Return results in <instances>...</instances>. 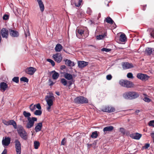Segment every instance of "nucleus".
Returning <instances> with one entry per match:
<instances>
[{
	"label": "nucleus",
	"instance_id": "nucleus-1",
	"mask_svg": "<svg viewBox=\"0 0 154 154\" xmlns=\"http://www.w3.org/2000/svg\"><path fill=\"white\" fill-rule=\"evenodd\" d=\"M123 96L124 98L127 100H133L138 97L139 93L135 91H129L123 94Z\"/></svg>",
	"mask_w": 154,
	"mask_h": 154
},
{
	"label": "nucleus",
	"instance_id": "nucleus-2",
	"mask_svg": "<svg viewBox=\"0 0 154 154\" xmlns=\"http://www.w3.org/2000/svg\"><path fill=\"white\" fill-rule=\"evenodd\" d=\"M17 131L19 135L23 140H26L28 138L27 133L22 126L18 127Z\"/></svg>",
	"mask_w": 154,
	"mask_h": 154
},
{
	"label": "nucleus",
	"instance_id": "nucleus-3",
	"mask_svg": "<svg viewBox=\"0 0 154 154\" xmlns=\"http://www.w3.org/2000/svg\"><path fill=\"white\" fill-rule=\"evenodd\" d=\"M119 83L122 86L127 88H131L134 86L132 82L127 80H121L119 81Z\"/></svg>",
	"mask_w": 154,
	"mask_h": 154
},
{
	"label": "nucleus",
	"instance_id": "nucleus-4",
	"mask_svg": "<svg viewBox=\"0 0 154 154\" xmlns=\"http://www.w3.org/2000/svg\"><path fill=\"white\" fill-rule=\"evenodd\" d=\"M28 122L26 125V127L28 129L31 128L34 125L35 122L37 121V118L35 117H33L27 119Z\"/></svg>",
	"mask_w": 154,
	"mask_h": 154
},
{
	"label": "nucleus",
	"instance_id": "nucleus-5",
	"mask_svg": "<svg viewBox=\"0 0 154 154\" xmlns=\"http://www.w3.org/2000/svg\"><path fill=\"white\" fill-rule=\"evenodd\" d=\"M75 103L79 104L87 103H88V99L83 96L77 97L74 99Z\"/></svg>",
	"mask_w": 154,
	"mask_h": 154
},
{
	"label": "nucleus",
	"instance_id": "nucleus-6",
	"mask_svg": "<svg viewBox=\"0 0 154 154\" xmlns=\"http://www.w3.org/2000/svg\"><path fill=\"white\" fill-rule=\"evenodd\" d=\"M14 143L17 154H20L21 148V144L20 141L16 139L15 140Z\"/></svg>",
	"mask_w": 154,
	"mask_h": 154
},
{
	"label": "nucleus",
	"instance_id": "nucleus-7",
	"mask_svg": "<svg viewBox=\"0 0 154 154\" xmlns=\"http://www.w3.org/2000/svg\"><path fill=\"white\" fill-rule=\"evenodd\" d=\"M9 30L5 28H3L0 31V35L3 38H7L8 35Z\"/></svg>",
	"mask_w": 154,
	"mask_h": 154
},
{
	"label": "nucleus",
	"instance_id": "nucleus-8",
	"mask_svg": "<svg viewBox=\"0 0 154 154\" xmlns=\"http://www.w3.org/2000/svg\"><path fill=\"white\" fill-rule=\"evenodd\" d=\"M115 110V108L112 106H107L104 107L102 109V111L104 112L111 113L114 112Z\"/></svg>",
	"mask_w": 154,
	"mask_h": 154
},
{
	"label": "nucleus",
	"instance_id": "nucleus-9",
	"mask_svg": "<svg viewBox=\"0 0 154 154\" xmlns=\"http://www.w3.org/2000/svg\"><path fill=\"white\" fill-rule=\"evenodd\" d=\"M55 61L58 63H60L62 60V57L61 54L60 53H57L55 54H54L53 56Z\"/></svg>",
	"mask_w": 154,
	"mask_h": 154
},
{
	"label": "nucleus",
	"instance_id": "nucleus-10",
	"mask_svg": "<svg viewBox=\"0 0 154 154\" xmlns=\"http://www.w3.org/2000/svg\"><path fill=\"white\" fill-rule=\"evenodd\" d=\"M122 66L123 68L124 69L131 68L134 67V66L132 63L126 62L122 63Z\"/></svg>",
	"mask_w": 154,
	"mask_h": 154
},
{
	"label": "nucleus",
	"instance_id": "nucleus-11",
	"mask_svg": "<svg viewBox=\"0 0 154 154\" xmlns=\"http://www.w3.org/2000/svg\"><path fill=\"white\" fill-rule=\"evenodd\" d=\"M36 69L33 67H30L27 68L25 70V72L27 74L30 75H33L36 71Z\"/></svg>",
	"mask_w": 154,
	"mask_h": 154
},
{
	"label": "nucleus",
	"instance_id": "nucleus-12",
	"mask_svg": "<svg viewBox=\"0 0 154 154\" xmlns=\"http://www.w3.org/2000/svg\"><path fill=\"white\" fill-rule=\"evenodd\" d=\"M137 77L141 80H147L149 78V76L146 74L139 73L137 75Z\"/></svg>",
	"mask_w": 154,
	"mask_h": 154
},
{
	"label": "nucleus",
	"instance_id": "nucleus-13",
	"mask_svg": "<svg viewBox=\"0 0 154 154\" xmlns=\"http://www.w3.org/2000/svg\"><path fill=\"white\" fill-rule=\"evenodd\" d=\"M9 31L10 35L14 37H17L19 35L18 32L15 30H14L11 29H9Z\"/></svg>",
	"mask_w": 154,
	"mask_h": 154
},
{
	"label": "nucleus",
	"instance_id": "nucleus-14",
	"mask_svg": "<svg viewBox=\"0 0 154 154\" xmlns=\"http://www.w3.org/2000/svg\"><path fill=\"white\" fill-rule=\"evenodd\" d=\"M88 63L83 61H79L78 62V66L79 68L82 69L88 65Z\"/></svg>",
	"mask_w": 154,
	"mask_h": 154
},
{
	"label": "nucleus",
	"instance_id": "nucleus-15",
	"mask_svg": "<svg viewBox=\"0 0 154 154\" xmlns=\"http://www.w3.org/2000/svg\"><path fill=\"white\" fill-rule=\"evenodd\" d=\"M11 141L10 138L9 137H5L4 139V138L2 140V145L4 146H8L10 143Z\"/></svg>",
	"mask_w": 154,
	"mask_h": 154
},
{
	"label": "nucleus",
	"instance_id": "nucleus-16",
	"mask_svg": "<svg viewBox=\"0 0 154 154\" xmlns=\"http://www.w3.org/2000/svg\"><path fill=\"white\" fill-rule=\"evenodd\" d=\"M54 99V97L52 93H49V95L46 96L45 98V100L46 102L48 101H50L52 102H53V100Z\"/></svg>",
	"mask_w": 154,
	"mask_h": 154
},
{
	"label": "nucleus",
	"instance_id": "nucleus-17",
	"mask_svg": "<svg viewBox=\"0 0 154 154\" xmlns=\"http://www.w3.org/2000/svg\"><path fill=\"white\" fill-rule=\"evenodd\" d=\"M8 87V85L6 83L3 82L0 83V88L1 90L3 92H4L6 90Z\"/></svg>",
	"mask_w": 154,
	"mask_h": 154
},
{
	"label": "nucleus",
	"instance_id": "nucleus-18",
	"mask_svg": "<svg viewBox=\"0 0 154 154\" xmlns=\"http://www.w3.org/2000/svg\"><path fill=\"white\" fill-rule=\"evenodd\" d=\"M141 136L142 135L141 134L137 133L132 134L130 135L131 137L132 138L136 140H139Z\"/></svg>",
	"mask_w": 154,
	"mask_h": 154
},
{
	"label": "nucleus",
	"instance_id": "nucleus-19",
	"mask_svg": "<svg viewBox=\"0 0 154 154\" xmlns=\"http://www.w3.org/2000/svg\"><path fill=\"white\" fill-rule=\"evenodd\" d=\"M145 52L146 55L148 56H150L151 54H153V48L149 47L146 48Z\"/></svg>",
	"mask_w": 154,
	"mask_h": 154
},
{
	"label": "nucleus",
	"instance_id": "nucleus-20",
	"mask_svg": "<svg viewBox=\"0 0 154 154\" xmlns=\"http://www.w3.org/2000/svg\"><path fill=\"white\" fill-rule=\"evenodd\" d=\"M82 0H71V2L72 3L74 4L76 7H79L81 5Z\"/></svg>",
	"mask_w": 154,
	"mask_h": 154
},
{
	"label": "nucleus",
	"instance_id": "nucleus-21",
	"mask_svg": "<svg viewBox=\"0 0 154 154\" xmlns=\"http://www.w3.org/2000/svg\"><path fill=\"white\" fill-rule=\"evenodd\" d=\"M42 127V123L41 122L38 123L35 128V130L36 132H39L41 130Z\"/></svg>",
	"mask_w": 154,
	"mask_h": 154
},
{
	"label": "nucleus",
	"instance_id": "nucleus-22",
	"mask_svg": "<svg viewBox=\"0 0 154 154\" xmlns=\"http://www.w3.org/2000/svg\"><path fill=\"white\" fill-rule=\"evenodd\" d=\"M37 2L41 12H43L44 10V6L42 0H37Z\"/></svg>",
	"mask_w": 154,
	"mask_h": 154
},
{
	"label": "nucleus",
	"instance_id": "nucleus-23",
	"mask_svg": "<svg viewBox=\"0 0 154 154\" xmlns=\"http://www.w3.org/2000/svg\"><path fill=\"white\" fill-rule=\"evenodd\" d=\"M64 61H65L66 64L69 66H73L75 65L74 62L70 60L66 59Z\"/></svg>",
	"mask_w": 154,
	"mask_h": 154
},
{
	"label": "nucleus",
	"instance_id": "nucleus-24",
	"mask_svg": "<svg viewBox=\"0 0 154 154\" xmlns=\"http://www.w3.org/2000/svg\"><path fill=\"white\" fill-rule=\"evenodd\" d=\"M114 128V127L112 126H109L106 127L104 128L103 131L104 133L107 131H112Z\"/></svg>",
	"mask_w": 154,
	"mask_h": 154
},
{
	"label": "nucleus",
	"instance_id": "nucleus-25",
	"mask_svg": "<svg viewBox=\"0 0 154 154\" xmlns=\"http://www.w3.org/2000/svg\"><path fill=\"white\" fill-rule=\"evenodd\" d=\"M63 48V47L62 45L60 44H57L55 48V51L57 52L60 51Z\"/></svg>",
	"mask_w": 154,
	"mask_h": 154
},
{
	"label": "nucleus",
	"instance_id": "nucleus-26",
	"mask_svg": "<svg viewBox=\"0 0 154 154\" xmlns=\"http://www.w3.org/2000/svg\"><path fill=\"white\" fill-rule=\"evenodd\" d=\"M51 73H53L52 75V77L54 79H57L59 77V73L56 72L55 70L51 71Z\"/></svg>",
	"mask_w": 154,
	"mask_h": 154
},
{
	"label": "nucleus",
	"instance_id": "nucleus-27",
	"mask_svg": "<svg viewBox=\"0 0 154 154\" xmlns=\"http://www.w3.org/2000/svg\"><path fill=\"white\" fill-rule=\"evenodd\" d=\"M8 125H12L15 129L17 128V124L14 120H11L8 121Z\"/></svg>",
	"mask_w": 154,
	"mask_h": 154
},
{
	"label": "nucleus",
	"instance_id": "nucleus-28",
	"mask_svg": "<svg viewBox=\"0 0 154 154\" xmlns=\"http://www.w3.org/2000/svg\"><path fill=\"white\" fill-rule=\"evenodd\" d=\"M64 77L67 79L70 80L72 79L73 77L72 75L68 73H66L64 75Z\"/></svg>",
	"mask_w": 154,
	"mask_h": 154
},
{
	"label": "nucleus",
	"instance_id": "nucleus-29",
	"mask_svg": "<svg viewBox=\"0 0 154 154\" xmlns=\"http://www.w3.org/2000/svg\"><path fill=\"white\" fill-rule=\"evenodd\" d=\"M126 39V37L125 34H121L119 37V40L122 42H125Z\"/></svg>",
	"mask_w": 154,
	"mask_h": 154
},
{
	"label": "nucleus",
	"instance_id": "nucleus-30",
	"mask_svg": "<svg viewBox=\"0 0 154 154\" xmlns=\"http://www.w3.org/2000/svg\"><path fill=\"white\" fill-rule=\"evenodd\" d=\"M23 114L26 118H27V119H29L32 118L30 117L31 116V114L29 112H27L26 111H24L23 112Z\"/></svg>",
	"mask_w": 154,
	"mask_h": 154
},
{
	"label": "nucleus",
	"instance_id": "nucleus-31",
	"mask_svg": "<svg viewBox=\"0 0 154 154\" xmlns=\"http://www.w3.org/2000/svg\"><path fill=\"white\" fill-rule=\"evenodd\" d=\"M105 21L107 23L111 24H112L114 22L112 19L110 17H107Z\"/></svg>",
	"mask_w": 154,
	"mask_h": 154
},
{
	"label": "nucleus",
	"instance_id": "nucleus-32",
	"mask_svg": "<svg viewBox=\"0 0 154 154\" xmlns=\"http://www.w3.org/2000/svg\"><path fill=\"white\" fill-rule=\"evenodd\" d=\"M106 33H104L103 34L97 35L96 37L97 38L98 40H100L103 39L106 36Z\"/></svg>",
	"mask_w": 154,
	"mask_h": 154
},
{
	"label": "nucleus",
	"instance_id": "nucleus-33",
	"mask_svg": "<svg viewBox=\"0 0 154 154\" xmlns=\"http://www.w3.org/2000/svg\"><path fill=\"white\" fill-rule=\"evenodd\" d=\"M48 106L47 108V109L48 111H50V110L51 108V107L53 105V102H52L50 101H48V102H46Z\"/></svg>",
	"mask_w": 154,
	"mask_h": 154
},
{
	"label": "nucleus",
	"instance_id": "nucleus-34",
	"mask_svg": "<svg viewBox=\"0 0 154 154\" xmlns=\"http://www.w3.org/2000/svg\"><path fill=\"white\" fill-rule=\"evenodd\" d=\"M84 32V31L81 29H77L76 30V35L77 36V33H79L81 35H82Z\"/></svg>",
	"mask_w": 154,
	"mask_h": 154
},
{
	"label": "nucleus",
	"instance_id": "nucleus-35",
	"mask_svg": "<svg viewBox=\"0 0 154 154\" xmlns=\"http://www.w3.org/2000/svg\"><path fill=\"white\" fill-rule=\"evenodd\" d=\"M98 136L97 131H95L92 133L91 135V137L92 138H97Z\"/></svg>",
	"mask_w": 154,
	"mask_h": 154
},
{
	"label": "nucleus",
	"instance_id": "nucleus-36",
	"mask_svg": "<svg viewBox=\"0 0 154 154\" xmlns=\"http://www.w3.org/2000/svg\"><path fill=\"white\" fill-rule=\"evenodd\" d=\"M60 82L64 86L66 85L67 84V81L64 78H62L61 79Z\"/></svg>",
	"mask_w": 154,
	"mask_h": 154
},
{
	"label": "nucleus",
	"instance_id": "nucleus-37",
	"mask_svg": "<svg viewBox=\"0 0 154 154\" xmlns=\"http://www.w3.org/2000/svg\"><path fill=\"white\" fill-rule=\"evenodd\" d=\"M34 148L35 149H38V146L40 145L39 142L38 141H35L34 142Z\"/></svg>",
	"mask_w": 154,
	"mask_h": 154
},
{
	"label": "nucleus",
	"instance_id": "nucleus-38",
	"mask_svg": "<svg viewBox=\"0 0 154 154\" xmlns=\"http://www.w3.org/2000/svg\"><path fill=\"white\" fill-rule=\"evenodd\" d=\"M42 114V111L40 110H36L34 112V114L36 116H40Z\"/></svg>",
	"mask_w": 154,
	"mask_h": 154
},
{
	"label": "nucleus",
	"instance_id": "nucleus-39",
	"mask_svg": "<svg viewBox=\"0 0 154 154\" xmlns=\"http://www.w3.org/2000/svg\"><path fill=\"white\" fill-rule=\"evenodd\" d=\"M12 81L16 83H18L19 82V77L18 76L14 77L12 79Z\"/></svg>",
	"mask_w": 154,
	"mask_h": 154
},
{
	"label": "nucleus",
	"instance_id": "nucleus-40",
	"mask_svg": "<svg viewBox=\"0 0 154 154\" xmlns=\"http://www.w3.org/2000/svg\"><path fill=\"white\" fill-rule=\"evenodd\" d=\"M29 107L31 111L33 112L35 109V105H33V104H32Z\"/></svg>",
	"mask_w": 154,
	"mask_h": 154
},
{
	"label": "nucleus",
	"instance_id": "nucleus-41",
	"mask_svg": "<svg viewBox=\"0 0 154 154\" xmlns=\"http://www.w3.org/2000/svg\"><path fill=\"white\" fill-rule=\"evenodd\" d=\"M20 80L21 81H23L24 82H28L29 81V79L26 77H22L20 79Z\"/></svg>",
	"mask_w": 154,
	"mask_h": 154
},
{
	"label": "nucleus",
	"instance_id": "nucleus-42",
	"mask_svg": "<svg viewBox=\"0 0 154 154\" xmlns=\"http://www.w3.org/2000/svg\"><path fill=\"white\" fill-rule=\"evenodd\" d=\"M47 61L50 63L52 66H53L55 65V63L52 60L50 59H47Z\"/></svg>",
	"mask_w": 154,
	"mask_h": 154
},
{
	"label": "nucleus",
	"instance_id": "nucleus-43",
	"mask_svg": "<svg viewBox=\"0 0 154 154\" xmlns=\"http://www.w3.org/2000/svg\"><path fill=\"white\" fill-rule=\"evenodd\" d=\"M150 146V144L149 143H146L145 145L142 147V149H147Z\"/></svg>",
	"mask_w": 154,
	"mask_h": 154
},
{
	"label": "nucleus",
	"instance_id": "nucleus-44",
	"mask_svg": "<svg viewBox=\"0 0 154 154\" xmlns=\"http://www.w3.org/2000/svg\"><path fill=\"white\" fill-rule=\"evenodd\" d=\"M127 77L128 78H131H131L133 79L134 78L133 74H132V73H131V72L128 73L127 74Z\"/></svg>",
	"mask_w": 154,
	"mask_h": 154
},
{
	"label": "nucleus",
	"instance_id": "nucleus-45",
	"mask_svg": "<svg viewBox=\"0 0 154 154\" xmlns=\"http://www.w3.org/2000/svg\"><path fill=\"white\" fill-rule=\"evenodd\" d=\"M143 100L146 102L149 103L150 102L151 99L146 97H145L143 98Z\"/></svg>",
	"mask_w": 154,
	"mask_h": 154
},
{
	"label": "nucleus",
	"instance_id": "nucleus-46",
	"mask_svg": "<svg viewBox=\"0 0 154 154\" xmlns=\"http://www.w3.org/2000/svg\"><path fill=\"white\" fill-rule=\"evenodd\" d=\"M101 50L103 51H105L106 52H109L111 50V49L103 48Z\"/></svg>",
	"mask_w": 154,
	"mask_h": 154
},
{
	"label": "nucleus",
	"instance_id": "nucleus-47",
	"mask_svg": "<svg viewBox=\"0 0 154 154\" xmlns=\"http://www.w3.org/2000/svg\"><path fill=\"white\" fill-rule=\"evenodd\" d=\"M149 126L154 127V120L150 121L149 123Z\"/></svg>",
	"mask_w": 154,
	"mask_h": 154
},
{
	"label": "nucleus",
	"instance_id": "nucleus-48",
	"mask_svg": "<svg viewBox=\"0 0 154 154\" xmlns=\"http://www.w3.org/2000/svg\"><path fill=\"white\" fill-rule=\"evenodd\" d=\"M9 16L8 15L5 14L3 17V19L4 20H6L9 19Z\"/></svg>",
	"mask_w": 154,
	"mask_h": 154
},
{
	"label": "nucleus",
	"instance_id": "nucleus-49",
	"mask_svg": "<svg viewBox=\"0 0 154 154\" xmlns=\"http://www.w3.org/2000/svg\"><path fill=\"white\" fill-rule=\"evenodd\" d=\"M66 142V139L65 138L63 139L62 140L61 144L62 145H65V143Z\"/></svg>",
	"mask_w": 154,
	"mask_h": 154
},
{
	"label": "nucleus",
	"instance_id": "nucleus-50",
	"mask_svg": "<svg viewBox=\"0 0 154 154\" xmlns=\"http://www.w3.org/2000/svg\"><path fill=\"white\" fill-rule=\"evenodd\" d=\"M87 13L89 15H91L92 13V11L90 8H88L87 10Z\"/></svg>",
	"mask_w": 154,
	"mask_h": 154
},
{
	"label": "nucleus",
	"instance_id": "nucleus-51",
	"mask_svg": "<svg viewBox=\"0 0 154 154\" xmlns=\"http://www.w3.org/2000/svg\"><path fill=\"white\" fill-rule=\"evenodd\" d=\"M35 107L39 110H40L41 109V107L40 104L39 103L37 104L36 105H35Z\"/></svg>",
	"mask_w": 154,
	"mask_h": 154
},
{
	"label": "nucleus",
	"instance_id": "nucleus-52",
	"mask_svg": "<svg viewBox=\"0 0 154 154\" xmlns=\"http://www.w3.org/2000/svg\"><path fill=\"white\" fill-rule=\"evenodd\" d=\"M106 78L107 80H110L112 79V76L110 74L106 76Z\"/></svg>",
	"mask_w": 154,
	"mask_h": 154
},
{
	"label": "nucleus",
	"instance_id": "nucleus-53",
	"mask_svg": "<svg viewBox=\"0 0 154 154\" xmlns=\"http://www.w3.org/2000/svg\"><path fill=\"white\" fill-rule=\"evenodd\" d=\"M74 82V81H69L67 83L68 84V86L69 87H70L72 84Z\"/></svg>",
	"mask_w": 154,
	"mask_h": 154
},
{
	"label": "nucleus",
	"instance_id": "nucleus-54",
	"mask_svg": "<svg viewBox=\"0 0 154 154\" xmlns=\"http://www.w3.org/2000/svg\"><path fill=\"white\" fill-rule=\"evenodd\" d=\"M2 122L5 124L7 126L8 125V121H7L5 120H3L2 121Z\"/></svg>",
	"mask_w": 154,
	"mask_h": 154
},
{
	"label": "nucleus",
	"instance_id": "nucleus-55",
	"mask_svg": "<svg viewBox=\"0 0 154 154\" xmlns=\"http://www.w3.org/2000/svg\"><path fill=\"white\" fill-rule=\"evenodd\" d=\"M120 131L123 134H125V129L122 128H120Z\"/></svg>",
	"mask_w": 154,
	"mask_h": 154
},
{
	"label": "nucleus",
	"instance_id": "nucleus-56",
	"mask_svg": "<svg viewBox=\"0 0 154 154\" xmlns=\"http://www.w3.org/2000/svg\"><path fill=\"white\" fill-rule=\"evenodd\" d=\"M49 85L52 86L54 84V82L51 79L49 80Z\"/></svg>",
	"mask_w": 154,
	"mask_h": 154
},
{
	"label": "nucleus",
	"instance_id": "nucleus-57",
	"mask_svg": "<svg viewBox=\"0 0 154 154\" xmlns=\"http://www.w3.org/2000/svg\"><path fill=\"white\" fill-rule=\"evenodd\" d=\"M150 136L153 139V142H154V132L151 134Z\"/></svg>",
	"mask_w": 154,
	"mask_h": 154
},
{
	"label": "nucleus",
	"instance_id": "nucleus-58",
	"mask_svg": "<svg viewBox=\"0 0 154 154\" xmlns=\"http://www.w3.org/2000/svg\"><path fill=\"white\" fill-rule=\"evenodd\" d=\"M150 36L151 37L153 38H154V32H152L150 33Z\"/></svg>",
	"mask_w": 154,
	"mask_h": 154
},
{
	"label": "nucleus",
	"instance_id": "nucleus-59",
	"mask_svg": "<svg viewBox=\"0 0 154 154\" xmlns=\"http://www.w3.org/2000/svg\"><path fill=\"white\" fill-rule=\"evenodd\" d=\"M7 152V150L6 149H5L2 152L1 154H6Z\"/></svg>",
	"mask_w": 154,
	"mask_h": 154
},
{
	"label": "nucleus",
	"instance_id": "nucleus-60",
	"mask_svg": "<svg viewBox=\"0 0 154 154\" xmlns=\"http://www.w3.org/2000/svg\"><path fill=\"white\" fill-rule=\"evenodd\" d=\"M66 67L65 65H62L60 67V69L61 70H63L66 68Z\"/></svg>",
	"mask_w": 154,
	"mask_h": 154
},
{
	"label": "nucleus",
	"instance_id": "nucleus-61",
	"mask_svg": "<svg viewBox=\"0 0 154 154\" xmlns=\"http://www.w3.org/2000/svg\"><path fill=\"white\" fill-rule=\"evenodd\" d=\"M55 94L58 96H59L60 95V92L58 91H56L55 92Z\"/></svg>",
	"mask_w": 154,
	"mask_h": 154
},
{
	"label": "nucleus",
	"instance_id": "nucleus-62",
	"mask_svg": "<svg viewBox=\"0 0 154 154\" xmlns=\"http://www.w3.org/2000/svg\"><path fill=\"white\" fill-rule=\"evenodd\" d=\"M146 5H143V11H145V8L146 7Z\"/></svg>",
	"mask_w": 154,
	"mask_h": 154
},
{
	"label": "nucleus",
	"instance_id": "nucleus-63",
	"mask_svg": "<svg viewBox=\"0 0 154 154\" xmlns=\"http://www.w3.org/2000/svg\"><path fill=\"white\" fill-rule=\"evenodd\" d=\"M140 112V110H137L135 111V112L137 114V113H138Z\"/></svg>",
	"mask_w": 154,
	"mask_h": 154
},
{
	"label": "nucleus",
	"instance_id": "nucleus-64",
	"mask_svg": "<svg viewBox=\"0 0 154 154\" xmlns=\"http://www.w3.org/2000/svg\"><path fill=\"white\" fill-rule=\"evenodd\" d=\"M87 145L88 147H90L92 146V144H88Z\"/></svg>",
	"mask_w": 154,
	"mask_h": 154
}]
</instances>
